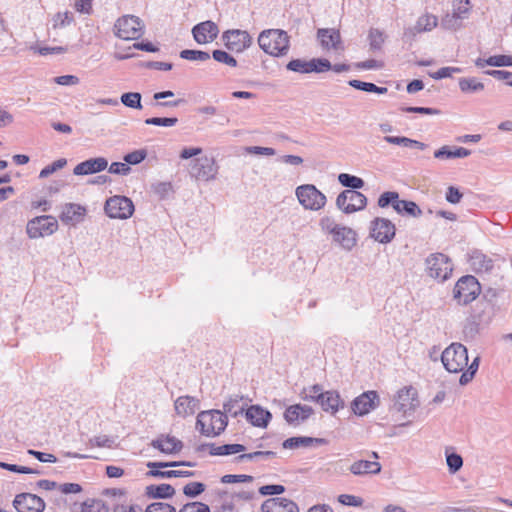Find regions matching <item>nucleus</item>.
<instances>
[{
    "mask_svg": "<svg viewBox=\"0 0 512 512\" xmlns=\"http://www.w3.org/2000/svg\"><path fill=\"white\" fill-rule=\"evenodd\" d=\"M104 210L112 219H128L134 213V204L126 196L115 195L106 200Z\"/></svg>",
    "mask_w": 512,
    "mask_h": 512,
    "instance_id": "nucleus-10",
    "label": "nucleus"
},
{
    "mask_svg": "<svg viewBox=\"0 0 512 512\" xmlns=\"http://www.w3.org/2000/svg\"><path fill=\"white\" fill-rule=\"evenodd\" d=\"M396 227L386 218H375L371 222V237L382 244L390 243L395 237Z\"/></svg>",
    "mask_w": 512,
    "mask_h": 512,
    "instance_id": "nucleus-14",
    "label": "nucleus"
},
{
    "mask_svg": "<svg viewBox=\"0 0 512 512\" xmlns=\"http://www.w3.org/2000/svg\"><path fill=\"white\" fill-rule=\"evenodd\" d=\"M425 263L428 275L441 282L446 281L453 271L449 257L443 253H433L429 255Z\"/></svg>",
    "mask_w": 512,
    "mask_h": 512,
    "instance_id": "nucleus-7",
    "label": "nucleus"
},
{
    "mask_svg": "<svg viewBox=\"0 0 512 512\" xmlns=\"http://www.w3.org/2000/svg\"><path fill=\"white\" fill-rule=\"evenodd\" d=\"M471 8L470 0H454L453 13L464 20L468 17Z\"/></svg>",
    "mask_w": 512,
    "mask_h": 512,
    "instance_id": "nucleus-52",
    "label": "nucleus"
},
{
    "mask_svg": "<svg viewBox=\"0 0 512 512\" xmlns=\"http://www.w3.org/2000/svg\"><path fill=\"white\" fill-rule=\"evenodd\" d=\"M295 195L305 210L319 211L325 207L327 198L313 184H303L296 188Z\"/></svg>",
    "mask_w": 512,
    "mask_h": 512,
    "instance_id": "nucleus-5",
    "label": "nucleus"
},
{
    "mask_svg": "<svg viewBox=\"0 0 512 512\" xmlns=\"http://www.w3.org/2000/svg\"><path fill=\"white\" fill-rule=\"evenodd\" d=\"M483 310L481 313L473 315V319L469 321L464 327V334L466 337L473 338L479 333L480 325H487L491 322L493 317L492 305L488 302L482 303Z\"/></svg>",
    "mask_w": 512,
    "mask_h": 512,
    "instance_id": "nucleus-16",
    "label": "nucleus"
},
{
    "mask_svg": "<svg viewBox=\"0 0 512 512\" xmlns=\"http://www.w3.org/2000/svg\"><path fill=\"white\" fill-rule=\"evenodd\" d=\"M384 141L393 144L398 145L406 148H416L420 150L426 149L427 145L423 142L405 137V136H385Z\"/></svg>",
    "mask_w": 512,
    "mask_h": 512,
    "instance_id": "nucleus-36",
    "label": "nucleus"
},
{
    "mask_svg": "<svg viewBox=\"0 0 512 512\" xmlns=\"http://www.w3.org/2000/svg\"><path fill=\"white\" fill-rule=\"evenodd\" d=\"M470 154L471 151L464 147L451 149L449 146H442L434 152V157L437 159L465 158Z\"/></svg>",
    "mask_w": 512,
    "mask_h": 512,
    "instance_id": "nucleus-35",
    "label": "nucleus"
},
{
    "mask_svg": "<svg viewBox=\"0 0 512 512\" xmlns=\"http://www.w3.org/2000/svg\"><path fill=\"white\" fill-rule=\"evenodd\" d=\"M338 181L339 183L347 188H350L349 190H357L364 187L365 182L362 178L348 174V173H341L338 175Z\"/></svg>",
    "mask_w": 512,
    "mask_h": 512,
    "instance_id": "nucleus-41",
    "label": "nucleus"
},
{
    "mask_svg": "<svg viewBox=\"0 0 512 512\" xmlns=\"http://www.w3.org/2000/svg\"><path fill=\"white\" fill-rule=\"evenodd\" d=\"M247 403L243 396L232 395L223 403V413L232 417H237L245 411Z\"/></svg>",
    "mask_w": 512,
    "mask_h": 512,
    "instance_id": "nucleus-31",
    "label": "nucleus"
},
{
    "mask_svg": "<svg viewBox=\"0 0 512 512\" xmlns=\"http://www.w3.org/2000/svg\"><path fill=\"white\" fill-rule=\"evenodd\" d=\"M475 65L478 68H484L485 66H493V67H506L512 66V56L508 55H494L488 58H477L475 60Z\"/></svg>",
    "mask_w": 512,
    "mask_h": 512,
    "instance_id": "nucleus-34",
    "label": "nucleus"
},
{
    "mask_svg": "<svg viewBox=\"0 0 512 512\" xmlns=\"http://www.w3.org/2000/svg\"><path fill=\"white\" fill-rule=\"evenodd\" d=\"M178 123L176 117H152L145 120V124L163 127H173Z\"/></svg>",
    "mask_w": 512,
    "mask_h": 512,
    "instance_id": "nucleus-57",
    "label": "nucleus"
},
{
    "mask_svg": "<svg viewBox=\"0 0 512 512\" xmlns=\"http://www.w3.org/2000/svg\"><path fill=\"white\" fill-rule=\"evenodd\" d=\"M115 439L108 435H98L89 439L88 445L90 447L99 448H112L114 446Z\"/></svg>",
    "mask_w": 512,
    "mask_h": 512,
    "instance_id": "nucleus-51",
    "label": "nucleus"
},
{
    "mask_svg": "<svg viewBox=\"0 0 512 512\" xmlns=\"http://www.w3.org/2000/svg\"><path fill=\"white\" fill-rule=\"evenodd\" d=\"M399 193L395 191H387L380 195L378 198V206L380 208H386L388 206H392L394 208V205L399 201Z\"/></svg>",
    "mask_w": 512,
    "mask_h": 512,
    "instance_id": "nucleus-53",
    "label": "nucleus"
},
{
    "mask_svg": "<svg viewBox=\"0 0 512 512\" xmlns=\"http://www.w3.org/2000/svg\"><path fill=\"white\" fill-rule=\"evenodd\" d=\"M386 36L383 31L377 28H371L368 33V40L371 50H381Z\"/></svg>",
    "mask_w": 512,
    "mask_h": 512,
    "instance_id": "nucleus-46",
    "label": "nucleus"
},
{
    "mask_svg": "<svg viewBox=\"0 0 512 512\" xmlns=\"http://www.w3.org/2000/svg\"><path fill=\"white\" fill-rule=\"evenodd\" d=\"M212 56H213L214 60L219 62V63H223V64H225L227 66H230V67H236L237 66L236 59L233 56H231L230 54H228L226 51L214 50L213 53H212Z\"/></svg>",
    "mask_w": 512,
    "mask_h": 512,
    "instance_id": "nucleus-58",
    "label": "nucleus"
},
{
    "mask_svg": "<svg viewBox=\"0 0 512 512\" xmlns=\"http://www.w3.org/2000/svg\"><path fill=\"white\" fill-rule=\"evenodd\" d=\"M205 490V485L201 482H190L186 484L183 488V493L187 497H196L200 495Z\"/></svg>",
    "mask_w": 512,
    "mask_h": 512,
    "instance_id": "nucleus-60",
    "label": "nucleus"
},
{
    "mask_svg": "<svg viewBox=\"0 0 512 512\" xmlns=\"http://www.w3.org/2000/svg\"><path fill=\"white\" fill-rule=\"evenodd\" d=\"M147 157L145 149L134 150L124 156V161L127 165H137L144 161Z\"/></svg>",
    "mask_w": 512,
    "mask_h": 512,
    "instance_id": "nucleus-56",
    "label": "nucleus"
},
{
    "mask_svg": "<svg viewBox=\"0 0 512 512\" xmlns=\"http://www.w3.org/2000/svg\"><path fill=\"white\" fill-rule=\"evenodd\" d=\"M380 400L376 391H367L356 397L351 405L352 411L364 416L379 406Z\"/></svg>",
    "mask_w": 512,
    "mask_h": 512,
    "instance_id": "nucleus-15",
    "label": "nucleus"
},
{
    "mask_svg": "<svg viewBox=\"0 0 512 512\" xmlns=\"http://www.w3.org/2000/svg\"><path fill=\"white\" fill-rule=\"evenodd\" d=\"M459 89L464 94H475L484 91L485 85L476 77H462L458 80Z\"/></svg>",
    "mask_w": 512,
    "mask_h": 512,
    "instance_id": "nucleus-33",
    "label": "nucleus"
},
{
    "mask_svg": "<svg viewBox=\"0 0 512 512\" xmlns=\"http://www.w3.org/2000/svg\"><path fill=\"white\" fill-rule=\"evenodd\" d=\"M259 47L267 54L274 57L285 56L290 48V37L281 29H267L258 37Z\"/></svg>",
    "mask_w": 512,
    "mask_h": 512,
    "instance_id": "nucleus-2",
    "label": "nucleus"
},
{
    "mask_svg": "<svg viewBox=\"0 0 512 512\" xmlns=\"http://www.w3.org/2000/svg\"><path fill=\"white\" fill-rule=\"evenodd\" d=\"M480 292L478 280L472 275H466L457 281L453 289V297L459 304L467 305L475 300Z\"/></svg>",
    "mask_w": 512,
    "mask_h": 512,
    "instance_id": "nucleus-6",
    "label": "nucleus"
},
{
    "mask_svg": "<svg viewBox=\"0 0 512 512\" xmlns=\"http://www.w3.org/2000/svg\"><path fill=\"white\" fill-rule=\"evenodd\" d=\"M262 512H299L298 506L292 500L275 497L269 498L261 505Z\"/></svg>",
    "mask_w": 512,
    "mask_h": 512,
    "instance_id": "nucleus-23",
    "label": "nucleus"
},
{
    "mask_svg": "<svg viewBox=\"0 0 512 512\" xmlns=\"http://www.w3.org/2000/svg\"><path fill=\"white\" fill-rule=\"evenodd\" d=\"M51 22L53 29H61L71 25L74 22V17L69 11L58 12L52 17Z\"/></svg>",
    "mask_w": 512,
    "mask_h": 512,
    "instance_id": "nucleus-43",
    "label": "nucleus"
},
{
    "mask_svg": "<svg viewBox=\"0 0 512 512\" xmlns=\"http://www.w3.org/2000/svg\"><path fill=\"white\" fill-rule=\"evenodd\" d=\"M349 470L356 476L378 474L381 471V464L378 461L358 460L351 464Z\"/></svg>",
    "mask_w": 512,
    "mask_h": 512,
    "instance_id": "nucleus-29",
    "label": "nucleus"
},
{
    "mask_svg": "<svg viewBox=\"0 0 512 512\" xmlns=\"http://www.w3.org/2000/svg\"><path fill=\"white\" fill-rule=\"evenodd\" d=\"M13 506L18 512H42L45 502L35 494L22 493L15 497Z\"/></svg>",
    "mask_w": 512,
    "mask_h": 512,
    "instance_id": "nucleus-17",
    "label": "nucleus"
},
{
    "mask_svg": "<svg viewBox=\"0 0 512 512\" xmlns=\"http://www.w3.org/2000/svg\"><path fill=\"white\" fill-rule=\"evenodd\" d=\"M145 512H176V509L165 502H153L146 507Z\"/></svg>",
    "mask_w": 512,
    "mask_h": 512,
    "instance_id": "nucleus-63",
    "label": "nucleus"
},
{
    "mask_svg": "<svg viewBox=\"0 0 512 512\" xmlns=\"http://www.w3.org/2000/svg\"><path fill=\"white\" fill-rule=\"evenodd\" d=\"M87 210L84 206L76 203H66L59 215L60 220L66 224L75 226L84 220Z\"/></svg>",
    "mask_w": 512,
    "mask_h": 512,
    "instance_id": "nucleus-20",
    "label": "nucleus"
},
{
    "mask_svg": "<svg viewBox=\"0 0 512 512\" xmlns=\"http://www.w3.org/2000/svg\"><path fill=\"white\" fill-rule=\"evenodd\" d=\"M144 27L139 17L123 15L114 24V35L123 40H136L143 35Z\"/></svg>",
    "mask_w": 512,
    "mask_h": 512,
    "instance_id": "nucleus-4",
    "label": "nucleus"
},
{
    "mask_svg": "<svg viewBox=\"0 0 512 512\" xmlns=\"http://www.w3.org/2000/svg\"><path fill=\"white\" fill-rule=\"evenodd\" d=\"M323 439L312 438V437H291L283 442L285 449H296L299 447H309L313 443H323Z\"/></svg>",
    "mask_w": 512,
    "mask_h": 512,
    "instance_id": "nucleus-38",
    "label": "nucleus"
},
{
    "mask_svg": "<svg viewBox=\"0 0 512 512\" xmlns=\"http://www.w3.org/2000/svg\"><path fill=\"white\" fill-rule=\"evenodd\" d=\"M317 37L326 50H340L342 49L340 32L333 28H321L317 31Z\"/></svg>",
    "mask_w": 512,
    "mask_h": 512,
    "instance_id": "nucleus-24",
    "label": "nucleus"
},
{
    "mask_svg": "<svg viewBox=\"0 0 512 512\" xmlns=\"http://www.w3.org/2000/svg\"><path fill=\"white\" fill-rule=\"evenodd\" d=\"M192 34L198 44H207L217 38L219 28L213 21L207 20L195 25Z\"/></svg>",
    "mask_w": 512,
    "mask_h": 512,
    "instance_id": "nucleus-18",
    "label": "nucleus"
},
{
    "mask_svg": "<svg viewBox=\"0 0 512 512\" xmlns=\"http://www.w3.org/2000/svg\"><path fill=\"white\" fill-rule=\"evenodd\" d=\"M419 405L420 401L416 388L405 386L396 393L392 408L403 415H411Z\"/></svg>",
    "mask_w": 512,
    "mask_h": 512,
    "instance_id": "nucleus-9",
    "label": "nucleus"
},
{
    "mask_svg": "<svg viewBox=\"0 0 512 512\" xmlns=\"http://www.w3.org/2000/svg\"><path fill=\"white\" fill-rule=\"evenodd\" d=\"M438 25V18L432 14L420 16L415 25L404 30L403 37L412 40L417 34L432 31Z\"/></svg>",
    "mask_w": 512,
    "mask_h": 512,
    "instance_id": "nucleus-19",
    "label": "nucleus"
},
{
    "mask_svg": "<svg viewBox=\"0 0 512 512\" xmlns=\"http://www.w3.org/2000/svg\"><path fill=\"white\" fill-rule=\"evenodd\" d=\"M191 177L200 181L214 180L218 174V166L212 157L201 156L191 161L189 165Z\"/></svg>",
    "mask_w": 512,
    "mask_h": 512,
    "instance_id": "nucleus-11",
    "label": "nucleus"
},
{
    "mask_svg": "<svg viewBox=\"0 0 512 512\" xmlns=\"http://www.w3.org/2000/svg\"><path fill=\"white\" fill-rule=\"evenodd\" d=\"M331 67H332L331 62L325 58L311 59V68H313L312 72L323 73V72L330 70Z\"/></svg>",
    "mask_w": 512,
    "mask_h": 512,
    "instance_id": "nucleus-61",
    "label": "nucleus"
},
{
    "mask_svg": "<svg viewBox=\"0 0 512 512\" xmlns=\"http://www.w3.org/2000/svg\"><path fill=\"white\" fill-rule=\"evenodd\" d=\"M175 494V489L170 484L149 485L145 489V495L152 499H169Z\"/></svg>",
    "mask_w": 512,
    "mask_h": 512,
    "instance_id": "nucleus-32",
    "label": "nucleus"
},
{
    "mask_svg": "<svg viewBox=\"0 0 512 512\" xmlns=\"http://www.w3.org/2000/svg\"><path fill=\"white\" fill-rule=\"evenodd\" d=\"M322 409L332 414L336 413L340 408L344 406V403L337 391L331 390L324 392L318 403Z\"/></svg>",
    "mask_w": 512,
    "mask_h": 512,
    "instance_id": "nucleus-30",
    "label": "nucleus"
},
{
    "mask_svg": "<svg viewBox=\"0 0 512 512\" xmlns=\"http://www.w3.org/2000/svg\"><path fill=\"white\" fill-rule=\"evenodd\" d=\"M471 261L472 265L475 266L479 271H488L493 267L492 260L480 253L472 256Z\"/></svg>",
    "mask_w": 512,
    "mask_h": 512,
    "instance_id": "nucleus-54",
    "label": "nucleus"
},
{
    "mask_svg": "<svg viewBox=\"0 0 512 512\" xmlns=\"http://www.w3.org/2000/svg\"><path fill=\"white\" fill-rule=\"evenodd\" d=\"M446 464L450 474L457 473L463 466V458L460 454L455 452H445Z\"/></svg>",
    "mask_w": 512,
    "mask_h": 512,
    "instance_id": "nucleus-48",
    "label": "nucleus"
},
{
    "mask_svg": "<svg viewBox=\"0 0 512 512\" xmlns=\"http://www.w3.org/2000/svg\"><path fill=\"white\" fill-rule=\"evenodd\" d=\"M66 163L67 161L64 158L54 161L52 164L47 165L40 171L39 178H47L57 170L62 169L66 165Z\"/></svg>",
    "mask_w": 512,
    "mask_h": 512,
    "instance_id": "nucleus-59",
    "label": "nucleus"
},
{
    "mask_svg": "<svg viewBox=\"0 0 512 512\" xmlns=\"http://www.w3.org/2000/svg\"><path fill=\"white\" fill-rule=\"evenodd\" d=\"M366 205V196L355 190H344L336 198L337 208L346 214L363 210Z\"/></svg>",
    "mask_w": 512,
    "mask_h": 512,
    "instance_id": "nucleus-12",
    "label": "nucleus"
},
{
    "mask_svg": "<svg viewBox=\"0 0 512 512\" xmlns=\"http://www.w3.org/2000/svg\"><path fill=\"white\" fill-rule=\"evenodd\" d=\"M80 512H109V508L100 499H88L81 504Z\"/></svg>",
    "mask_w": 512,
    "mask_h": 512,
    "instance_id": "nucleus-44",
    "label": "nucleus"
},
{
    "mask_svg": "<svg viewBox=\"0 0 512 512\" xmlns=\"http://www.w3.org/2000/svg\"><path fill=\"white\" fill-rule=\"evenodd\" d=\"M463 20L456 16L453 12L445 14L440 22L441 28L445 30L456 31L462 27Z\"/></svg>",
    "mask_w": 512,
    "mask_h": 512,
    "instance_id": "nucleus-49",
    "label": "nucleus"
},
{
    "mask_svg": "<svg viewBox=\"0 0 512 512\" xmlns=\"http://www.w3.org/2000/svg\"><path fill=\"white\" fill-rule=\"evenodd\" d=\"M179 512H210L208 505L201 502H191L185 504Z\"/></svg>",
    "mask_w": 512,
    "mask_h": 512,
    "instance_id": "nucleus-64",
    "label": "nucleus"
},
{
    "mask_svg": "<svg viewBox=\"0 0 512 512\" xmlns=\"http://www.w3.org/2000/svg\"><path fill=\"white\" fill-rule=\"evenodd\" d=\"M108 167V161L104 157L90 158L77 164L73 173L77 176L90 175L104 171Z\"/></svg>",
    "mask_w": 512,
    "mask_h": 512,
    "instance_id": "nucleus-21",
    "label": "nucleus"
},
{
    "mask_svg": "<svg viewBox=\"0 0 512 512\" xmlns=\"http://www.w3.org/2000/svg\"><path fill=\"white\" fill-rule=\"evenodd\" d=\"M58 230V222L51 215L37 216L29 220L26 232L29 238L37 239L50 236Z\"/></svg>",
    "mask_w": 512,
    "mask_h": 512,
    "instance_id": "nucleus-8",
    "label": "nucleus"
},
{
    "mask_svg": "<svg viewBox=\"0 0 512 512\" xmlns=\"http://www.w3.org/2000/svg\"><path fill=\"white\" fill-rule=\"evenodd\" d=\"M394 210L400 215H408L411 217H420L422 215V210L415 202L401 200L400 198L396 205H394Z\"/></svg>",
    "mask_w": 512,
    "mask_h": 512,
    "instance_id": "nucleus-37",
    "label": "nucleus"
},
{
    "mask_svg": "<svg viewBox=\"0 0 512 512\" xmlns=\"http://www.w3.org/2000/svg\"><path fill=\"white\" fill-rule=\"evenodd\" d=\"M462 72L459 67H442L436 72L430 73V76L435 80L451 77L455 73Z\"/></svg>",
    "mask_w": 512,
    "mask_h": 512,
    "instance_id": "nucleus-62",
    "label": "nucleus"
},
{
    "mask_svg": "<svg viewBox=\"0 0 512 512\" xmlns=\"http://www.w3.org/2000/svg\"><path fill=\"white\" fill-rule=\"evenodd\" d=\"M150 445L164 454H176L183 448V443L174 436L159 435Z\"/></svg>",
    "mask_w": 512,
    "mask_h": 512,
    "instance_id": "nucleus-22",
    "label": "nucleus"
},
{
    "mask_svg": "<svg viewBox=\"0 0 512 512\" xmlns=\"http://www.w3.org/2000/svg\"><path fill=\"white\" fill-rule=\"evenodd\" d=\"M151 189L161 199L167 198L173 190L170 182H156L152 184Z\"/></svg>",
    "mask_w": 512,
    "mask_h": 512,
    "instance_id": "nucleus-55",
    "label": "nucleus"
},
{
    "mask_svg": "<svg viewBox=\"0 0 512 512\" xmlns=\"http://www.w3.org/2000/svg\"><path fill=\"white\" fill-rule=\"evenodd\" d=\"M141 99L142 96L139 92H127L120 97V101L124 106L138 110L142 109Z\"/></svg>",
    "mask_w": 512,
    "mask_h": 512,
    "instance_id": "nucleus-45",
    "label": "nucleus"
},
{
    "mask_svg": "<svg viewBox=\"0 0 512 512\" xmlns=\"http://www.w3.org/2000/svg\"><path fill=\"white\" fill-rule=\"evenodd\" d=\"M275 456L273 451H255L251 453H242L235 458V462L241 463L244 461H266Z\"/></svg>",
    "mask_w": 512,
    "mask_h": 512,
    "instance_id": "nucleus-39",
    "label": "nucleus"
},
{
    "mask_svg": "<svg viewBox=\"0 0 512 512\" xmlns=\"http://www.w3.org/2000/svg\"><path fill=\"white\" fill-rule=\"evenodd\" d=\"M225 46L232 52L240 53L252 44L250 34L245 30H228L222 35Z\"/></svg>",
    "mask_w": 512,
    "mask_h": 512,
    "instance_id": "nucleus-13",
    "label": "nucleus"
},
{
    "mask_svg": "<svg viewBox=\"0 0 512 512\" xmlns=\"http://www.w3.org/2000/svg\"><path fill=\"white\" fill-rule=\"evenodd\" d=\"M180 57L189 61L205 62L210 59V54L201 50L185 49L180 52Z\"/></svg>",
    "mask_w": 512,
    "mask_h": 512,
    "instance_id": "nucleus-50",
    "label": "nucleus"
},
{
    "mask_svg": "<svg viewBox=\"0 0 512 512\" xmlns=\"http://www.w3.org/2000/svg\"><path fill=\"white\" fill-rule=\"evenodd\" d=\"M287 70L301 74L312 73L311 60L293 59L286 65Z\"/></svg>",
    "mask_w": 512,
    "mask_h": 512,
    "instance_id": "nucleus-42",
    "label": "nucleus"
},
{
    "mask_svg": "<svg viewBox=\"0 0 512 512\" xmlns=\"http://www.w3.org/2000/svg\"><path fill=\"white\" fill-rule=\"evenodd\" d=\"M227 425V415L220 410L202 411L197 416L196 429L206 437L220 435Z\"/></svg>",
    "mask_w": 512,
    "mask_h": 512,
    "instance_id": "nucleus-3",
    "label": "nucleus"
},
{
    "mask_svg": "<svg viewBox=\"0 0 512 512\" xmlns=\"http://www.w3.org/2000/svg\"><path fill=\"white\" fill-rule=\"evenodd\" d=\"M324 391L321 385L315 384L308 388H304L301 393V398L305 401H313L319 403Z\"/></svg>",
    "mask_w": 512,
    "mask_h": 512,
    "instance_id": "nucleus-47",
    "label": "nucleus"
},
{
    "mask_svg": "<svg viewBox=\"0 0 512 512\" xmlns=\"http://www.w3.org/2000/svg\"><path fill=\"white\" fill-rule=\"evenodd\" d=\"M333 240L343 249L350 251L356 245L357 234L353 229L349 227L340 226L337 231H335Z\"/></svg>",
    "mask_w": 512,
    "mask_h": 512,
    "instance_id": "nucleus-28",
    "label": "nucleus"
},
{
    "mask_svg": "<svg viewBox=\"0 0 512 512\" xmlns=\"http://www.w3.org/2000/svg\"><path fill=\"white\" fill-rule=\"evenodd\" d=\"M246 419L253 426L265 428L267 427L272 415L268 410L263 409L259 405H252L245 411Z\"/></svg>",
    "mask_w": 512,
    "mask_h": 512,
    "instance_id": "nucleus-26",
    "label": "nucleus"
},
{
    "mask_svg": "<svg viewBox=\"0 0 512 512\" xmlns=\"http://www.w3.org/2000/svg\"><path fill=\"white\" fill-rule=\"evenodd\" d=\"M174 407L176 414L185 418L193 415L197 411L199 408V400L188 395L180 396L175 400Z\"/></svg>",
    "mask_w": 512,
    "mask_h": 512,
    "instance_id": "nucleus-27",
    "label": "nucleus"
},
{
    "mask_svg": "<svg viewBox=\"0 0 512 512\" xmlns=\"http://www.w3.org/2000/svg\"><path fill=\"white\" fill-rule=\"evenodd\" d=\"M348 84L357 90L369 93L386 94L388 92V89L386 87H380L375 85L374 83L364 82L357 79L350 80Z\"/></svg>",
    "mask_w": 512,
    "mask_h": 512,
    "instance_id": "nucleus-40",
    "label": "nucleus"
},
{
    "mask_svg": "<svg viewBox=\"0 0 512 512\" xmlns=\"http://www.w3.org/2000/svg\"><path fill=\"white\" fill-rule=\"evenodd\" d=\"M441 361L450 373L462 372L459 383L467 385L475 376L480 364V357H475L468 366V351L461 343H452L444 349Z\"/></svg>",
    "mask_w": 512,
    "mask_h": 512,
    "instance_id": "nucleus-1",
    "label": "nucleus"
},
{
    "mask_svg": "<svg viewBox=\"0 0 512 512\" xmlns=\"http://www.w3.org/2000/svg\"><path fill=\"white\" fill-rule=\"evenodd\" d=\"M313 413V409L308 405L295 404L289 406L284 412L285 420L292 425L308 419Z\"/></svg>",
    "mask_w": 512,
    "mask_h": 512,
    "instance_id": "nucleus-25",
    "label": "nucleus"
}]
</instances>
